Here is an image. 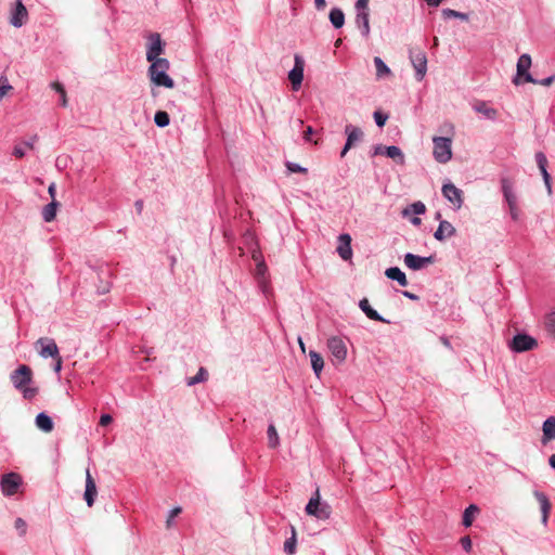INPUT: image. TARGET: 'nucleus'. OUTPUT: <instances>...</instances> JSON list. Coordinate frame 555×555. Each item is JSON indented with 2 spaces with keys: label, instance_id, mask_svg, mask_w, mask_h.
<instances>
[{
  "label": "nucleus",
  "instance_id": "1",
  "mask_svg": "<svg viewBox=\"0 0 555 555\" xmlns=\"http://www.w3.org/2000/svg\"><path fill=\"white\" fill-rule=\"evenodd\" d=\"M37 346L40 347L38 354L43 359L51 358V369L53 370L54 373L60 375L63 359L60 354V349L55 340L48 337L39 338L37 339Z\"/></svg>",
  "mask_w": 555,
  "mask_h": 555
},
{
  "label": "nucleus",
  "instance_id": "2",
  "mask_svg": "<svg viewBox=\"0 0 555 555\" xmlns=\"http://www.w3.org/2000/svg\"><path fill=\"white\" fill-rule=\"evenodd\" d=\"M33 371L27 365H21L11 375V382L15 388L20 389L24 393V398L33 399L35 397V390L26 388V385L31 382Z\"/></svg>",
  "mask_w": 555,
  "mask_h": 555
},
{
  "label": "nucleus",
  "instance_id": "3",
  "mask_svg": "<svg viewBox=\"0 0 555 555\" xmlns=\"http://www.w3.org/2000/svg\"><path fill=\"white\" fill-rule=\"evenodd\" d=\"M433 156L436 162L446 164L452 158V138L434 137Z\"/></svg>",
  "mask_w": 555,
  "mask_h": 555
},
{
  "label": "nucleus",
  "instance_id": "4",
  "mask_svg": "<svg viewBox=\"0 0 555 555\" xmlns=\"http://www.w3.org/2000/svg\"><path fill=\"white\" fill-rule=\"evenodd\" d=\"M305 511L308 515L322 520L328 519L332 514L330 504L320 501L319 489L315 490L313 496L307 503Z\"/></svg>",
  "mask_w": 555,
  "mask_h": 555
},
{
  "label": "nucleus",
  "instance_id": "5",
  "mask_svg": "<svg viewBox=\"0 0 555 555\" xmlns=\"http://www.w3.org/2000/svg\"><path fill=\"white\" fill-rule=\"evenodd\" d=\"M537 346V339L525 332L516 333L508 341V348L515 353L533 350Z\"/></svg>",
  "mask_w": 555,
  "mask_h": 555
},
{
  "label": "nucleus",
  "instance_id": "6",
  "mask_svg": "<svg viewBox=\"0 0 555 555\" xmlns=\"http://www.w3.org/2000/svg\"><path fill=\"white\" fill-rule=\"evenodd\" d=\"M409 57L415 70V79L422 81L427 73V56L421 49H410Z\"/></svg>",
  "mask_w": 555,
  "mask_h": 555
},
{
  "label": "nucleus",
  "instance_id": "7",
  "mask_svg": "<svg viewBox=\"0 0 555 555\" xmlns=\"http://www.w3.org/2000/svg\"><path fill=\"white\" fill-rule=\"evenodd\" d=\"M531 66V56L528 53H524L518 57L517 61V74L513 78V82L518 86L521 82H535V78L530 74L529 69Z\"/></svg>",
  "mask_w": 555,
  "mask_h": 555
},
{
  "label": "nucleus",
  "instance_id": "8",
  "mask_svg": "<svg viewBox=\"0 0 555 555\" xmlns=\"http://www.w3.org/2000/svg\"><path fill=\"white\" fill-rule=\"evenodd\" d=\"M369 1L370 0H357L354 4L356 11V24L358 31L361 35H369Z\"/></svg>",
  "mask_w": 555,
  "mask_h": 555
},
{
  "label": "nucleus",
  "instance_id": "9",
  "mask_svg": "<svg viewBox=\"0 0 555 555\" xmlns=\"http://www.w3.org/2000/svg\"><path fill=\"white\" fill-rule=\"evenodd\" d=\"M305 59L300 54H295L294 56V66L288 72V80L291 81L292 90L299 91L304 80V72H305Z\"/></svg>",
  "mask_w": 555,
  "mask_h": 555
},
{
  "label": "nucleus",
  "instance_id": "10",
  "mask_svg": "<svg viewBox=\"0 0 555 555\" xmlns=\"http://www.w3.org/2000/svg\"><path fill=\"white\" fill-rule=\"evenodd\" d=\"M345 134L347 135L345 145L340 151V158L345 157L350 149L363 140L364 133L361 128L348 124L345 126Z\"/></svg>",
  "mask_w": 555,
  "mask_h": 555
},
{
  "label": "nucleus",
  "instance_id": "11",
  "mask_svg": "<svg viewBox=\"0 0 555 555\" xmlns=\"http://www.w3.org/2000/svg\"><path fill=\"white\" fill-rule=\"evenodd\" d=\"M442 195L453 205L454 210L461 209L464 203L463 191L452 182H447L441 188Z\"/></svg>",
  "mask_w": 555,
  "mask_h": 555
},
{
  "label": "nucleus",
  "instance_id": "12",
  "mask_svg": "<svg viewBox=\"0 0 555 555\" xmlns=\"http://www.w3.org/2000/svg\"><path fill=\"white\" fill-rule=\"evenodd\" d=\"M327 348L337 363H343L347 357V346L339 336H332L327 339Z\"/></svg>",
  "mask_w": 555,
  "mask_h": 555
},
{
  "label": "nucleus",
  "instance_id": "13",
  "mask_svg": "<svg viewBox=\"0 0 555 555\" xmlns=\"http://www.w3.org/2000/svg\"><path fill=\"white\" fill-rule=\"evenodd\" d=\"M404 264L412 271H420L435 262V256H418L412 253H406L403 257Z\"/></svg>",
  "mask_w": 555,
  "mask_h": 555
},
{
  "label": "nucleus",
  "instance_id": "14",
  "mask_svg": "<svg viewBox=\"0 0 555 555\" xmlns=\"http://www.w3.org/2000/svg\"><path fill=\"white\" fill-rule=\"evenodd\" d=\"M22 483V477L15 473L4 474L1 478L0 486L2 493L7 496L13 495L17 492Z\"/></svg>",
  "mask_w": 555,
  "mask_h": 555
},
{
  "label": "nucleus",
  "instance_id": "15",
  "mask_svg": "<svg viewBox=\"0 0 555 555\" xmlns=\"http://www.w3.org/2000/svg\"><path fill=\"white\" fill-rule=\"evenodd\" d=\"M150 41L146 44V60L147 62L162 59L160 55L165 53L166 42L162 37H147Z\"/></svg>",
  "mask_w": 555,
  "mask_h": 555
},
{
  "label": "nucleus",
  "instance_id": "16",
  "mask_svg": "<svg viewBox=\"0 0 555 555\" xmlns=\"http://www.w3.org/2000/svg\"><path fill=\"white\" fill-rule=\"evenodd\" d=\"M149 76L151 81L157 87H165L172 89L175 87V80L167 74V70H155L149 69Z\"/></svg>",
  "mask_w": 555,
  "mask_h": 555
},
{
  "label": "nucleus",
  "instance_id": "17",
  "mask_svg": "<svg viewBox=\"0 0 555 555\" xmlns=\"http://www.w3.org/2000/svg\"><path fill=\"white\" fill-rule=\"evenodd\" d=\"M96 495L98 489L95 480L91 476L90 470L87 469L83 499L89 507H91L94 504Z\"/></svg>",
  "mask_w": 555,
  "mask_h": 555
},
{
  "label": "nucleus",
  "instance_id": "18",
  "mask_svg": "<svg viewBox=\"0 0 555 555\" xmlns=\"http://www.w3.org/2000/svg\"><path fill=\"white\" fill-rule=\"evenodd\" d=\"M351 236L343 233L338 236L337 253L343 260H349L352 257Z\"/></svg>",
  "mask_w": 555,
  "mask_h": 555
},
{
  "label": "nucleus",
  "instance_id": "19",
  "mask_svg": "<svg viewBox=\"0 0 555 555\" xmlns=\"http://www.w3.org/2000/svg\"><path fill=\"white\" fill-rule=\"evenodd\" d=\"M27 15V10L22 0H16L11 13L10 23L15 27H21L26 22Z\"/></svg>",
  "mask_w": 555,
  "mask_h": 555
},
{
  "label": "nucleus",
  "instance_id": "20",
  "mask_svg": "<svg viewBox=\"0 0 555 555\" xmlns=\"http://www.w3.org/2000/svg\"><path fill=\"white\" fill-rule=\"evenodd\" d=\"M533 495H534V498L537 499V501L540 504L541 514H542L541 521H542L543 525L546 526L547 525V520H548V516H550V512H551V508H552V504H551L547 495L544 492H542V491L534 490L533 491Z\"/></svg>",
  "mask_w": 555,
  "mask_h": 555
},
{
  "label": "nucleus",
  "instance_id": "21",
  "mask_svg": "<svg viewBox=\"0 0 555 555\" xmlns=\"http://www.w3.org/2000/svg\"><path fill=\"white\" fill-rule=\"evenodd\" d=\"M456 230L451 222L447 220H440L437 230L434 232V237L439 242H443L447 238L454 236Z\"/></svg>",
  "mask_w": 555,
  "mask_h": 555
},
{
  "label": "nucleus",
  "instance_id": "22",
  "mask_svg": "<svg viewBox=\"0 0 555 555\" xmlns=\"http://www.w3.org/2000/svg\"><path fill=\"white\" fill-rule=\"evenodd\" d=\"M359 308L361 309V311L370 319V320H373V321H377V322H382V323H387L389 324L390 321L388 319H385L383 315H380L375 309H373L369 302V299L367 298H362L360 301H359Z\"/></svg>",
  "mask_w": 555,
  "mask_h": 555
},
{
  "label": "nucleus",
  "instance_id": "23",
  "mask_svg": "<svg viewBox=\"0 0 555 555\" xmlns=\"http://www.w3.org/2000/svg\"><path fill=\"white\" fill-rule=\"evenodd\" d=\"M555 440V416H548L542 424V444Z\"/></svg>",
  "mask_w": 555,
  "mask_h": 555
},
{
  "label": "nucleus",
  "instance_id": "24",
  "mask_svg": "<svg viewBox=\"0 0 555 555\" xmlns=\"http://www.w3.org/2000/svg\"><path fill=\"white\" fill-rule=\"evenodd\" d=\"M387 279L397 282L400 286H408L409 282L405 273L399 267H389L385 270Z\"/></svg>",
  "mask_w": 555,
  "mask_h": 555
},
{
  "label": "nucleus",
  "instance_id": "25",
  "mask_svg": "<svg viewBox=\"0 0 555 555\" xmlns=\"http://www.w3.org/2000/svg\"><path fill=\"white\" fill-rule=\"evenodd\" d=\"M501 189L504 196L505 202L508 206H513L517 204V197L513 190V184L507 178H501Z\"/></svg>",
  "mask_w": 555,
  "mask_h": 555
},
{
  "label": "nucleus",
  "instance_id": "26",
  "mask_svg": "<svg viewBox=\"0 0 555 555\" xmlns=\"http://www.w3.org/2000/svg\"><path fill=\"white\" fill-rule=\"evenodd\" d=\"M37 428L43 433H51L54 429L53 418L46 412L37 413Z\"/></svg>",
  "mask_w": 555,
  "mask_h": 555
},
{
  "label": "nucleus",
  "instance_id": "27",
  "mask_svg": "<svg viewBox=\"0 0 555 555\" xmlns=\"http://www.w3.org/2000/svg\"><path fill=\"white\" fill-rule=\"evenodd\" d=\"M60 207V203L56 199L51 201L47 204L41 211L42 219L46 222H51L56 217L57 208Z\"/></svg>",
  "mask_w": 555,
  "mask_h": 555
},
{
  "label": "nucleus",
  "instance_id": "28",
  "mask_svg": "<svg viewBox=\"0 0 555 555\" xmlns=\"http://www.w3.org/2000/svg\"><path fill=\"white\" fill-rule=\"evenodd\" d=\"M478 513L479 507L476 504H469L463 512L462 525L465 528L470 527Z\"/></svg>",
  "mask_w": 555,
  "mask_h": 555
},
{
  "label": "nucleus",
  "instance_id": "29",
  "mask_svg": "<svg viewBox=\"0 0 555 555\" xmlns=\"http://www.w3.org/2000/svg\"><path fill=\"white\" fill-rule=\"evenodd\" d=\"M309 358L313 373L319 377L324 367L323 357L315 350H310Z\"/></svg>",
  "mask_w": 555,
  "mask_h": 555
},
{
  "label": "nucleus",
  "instance_id": "30",
  "mask_svg": "<svg viewBox=\"0 0 555 555\" xmlns=\"http://www.w3.org/2000/svg\"><path fill=\"white\" fill-rule=\"evenodd\" d=\"M384 155L388 158L396 160L398 164H404V154L400 147L389 145L384 147Z\"/></svg>",
  "mask_w": 555,
  "mask_h": 555
},
{
  "label": "nucleus",
  "instance_id": "31",
  "mask_svg": "<svg viewBox=\"0 0 555 555\" xmlns=\"http://www.w3.org/2000/svg\"><path fill=\"white\" fill-rule=\"evenodd\" d=\"M426 212V206L423 202L417 201L409 205L402 210V216L406 217L411 214L415 216L424 215Z\"/></svg>",
  "mask_w": 555,
  "mask_h": 555
},
{
  "label": "nucleus",
  "instance_id": "32",
  "mask_svg": "<svg viewBox=\"0 0 555 555\" xmlns=\"http://www.w3.org/2000/svg\"><path fill=\"white\" fill-rule=\"evenodd\" d=\"M330 21L332 25L339 29L345 24V14L339 8H333L330 12Z\"/></svg>",
  "mask_w": 555,
  "mask_h": 555
},
{
  "label": "nucleus",
  "instance_id": "33",
  "mask_svg": "<svg viewBox=\"0 0 555 555\" xmlns=\"http://www.w3.org/2000/svg\"><path fill=\"white\" fill-rule=\"evenodd\" d=\"M374 64L376 68V77L378 79L384 78L385 76H389L391 74V70L388 67V65L379 56L374 57Z\"/></svg>",
  "mask_w": 555,
  "mask_h": 555
},
{
  "label": "nucleus",
  "instance_id": "34",
  "mask_svg": "<svg viewBox=\"0 0 555 555\" xmlns=\"http://www.w3.org/2000/svg\"><path fill=\"white\" fill-rule=\"evenodd\" d=\"M50 87L59 94V105L62 107H66L67 96L64 86L59 81H54L50 83Z\"/></svg>",
  "mask_w": 555,
  "mask_h": 555
},
{
  "label": "nucleus",
  "instance_id": "35",
  "mask_svg": "<svg viewBox=\"0 0 555 555\" xmlns=\"http://www.w3.org/2000/svg\"><path fill=\"white\" fill-rule=\"evenodd\" d=\"M101 274H104L106 278H108L109 276V270L108 269L101 270V273L99 274L100 283H99V285H96V292L100 295H104V294L109 292L112 284H111V282L108 280H104L101 276Z\"/></svg>",
  "mask_w": 555,
  "mask_h": 555
},
{
  "label": "nucleus",
  "instance_id": "36",
  "mask_svg": "<svg viewBox=\"0 0 555 555\" xmlns=\"http://www.w3.org/2000/svg\"><path fill=\"white\" fill-rule=\"evenodd\" d=\"M207 378H208V371L204 366H201L198 369L197 373L193 377L188 378L186 385L194 386L196 384L206 382Z\"/></svg>",
  "mask_w": 555,
  "mask_h": 555
},
{
  "label": "nucleus",
  "instance_id": "37",
  "mask_svg": "<svg viewBox=\"0 0 555 555\" xmlns=\"http://www.w3.org/2000/svg\"><path fill=\"white\" fill-rule=\"evenodd\" d=\"M544 328L555 339V311H551L544 317Z\"/></svg>",
  "mask_w": 555,
  "mask_h": 555
},
{
  "label": "nucleus",
  "instance_id": "38",
  "mask_svg": "<svg viewBox=\"0 0 555 555\" xmlns=\"http://www.w3.org/2000/svg\"><path fill=\"white\" fill-rule=\"evenodd\" d=\"M154 122L159 128H165L170 124V116L166 111H157L154 115Z\"/></svg>",
  "mask_w": 555,
  "mask_h": 555
},
{
  "label": "nucleus",
  "instance_id": "39",
  "mask_svg": "<svg viewBox=\"0 0 555 555\" xmlns=\"http://www.w3.org/2000/svg\"><path fill=\"white\" fill-rule=\"evenodd\" d=\"M296 531L295 528L292 527V537L286 539L284 542L283 550L287 555H293L296 552Z\"/></svg>",
  "mask_w": 555,
  "mask_h": 555
},
{
  "label": "nucleus",
  "instance_id": "40",
  "mask_svg": "<svg viewBox=\"0 0 555 555\" xmlns=\"http://www.w3.org/2000/svg\"><path fill=\"white\" fill-rule=\"evenodd\" d=\"M441 14L444 20L460 18L462 21H468L469 18V15L467 13H462L452 9H443L441 11Z\"/></svg>",
  "mask_w": 555,
  "mask_h": 555
},
{
  "label": "nucleus",
  "instance_id": "41",
  "mask_svg": "<svg viewBox=\"0 0 555 555\" xmlns=\"http://www.w3.org/2000/svg\"><path fill=\"white\" fill-rule=\"evenodd\" d=\"M150 63H151V65H150L149 69H152L153 72L168 70L169 66H170L169 61L165 57L151 61Z\"/></svg>",
  "mask_w": 555,
  "mask_h": 555
},
{
  "label": "nucleus",
  "instance_id": "42",
  "mask_svg": "<svg viewBox=\"0 0 555 555\" xmlns=\"http://www.w3.org/2000/svg\"><path fill=\"white\" fill-rule=\"evenodd\" d=\"M285 167L288 172L291 173H306L308 171L307 168L302 167L301 165L293 162H286Z\"/></svg>",
  "mask_w": 555,
  "mask_h": 555
},
{
  "label": "nucleus",
  "instance_id": "43",
  "mask_svg": "<svg viewBox=\"0 0 555 555\" xmlns=\"http://www.w3.org/2000/svg\"><path fill=\"white\" fill-rule=\"evenodd\" d=\"M535 162L541 172L547 171V158L543 152L535 154Z\"/></svg>",
  "mask_w": 555,
  "mask_h": 555
},
{
  "label": "nucleus",
  "instance_id": "44",
  "mask_svg": "<svg viewBox=\"0 0 555 555\" xmlns=\"http://www.w3.org/2000/svg\"><path fill=\"white\" fill-rule=\"evenodd\" d=\"M268 439H269V446L274 448L279 443V436L275 430V427L271 424L268 427Z\"/></svg>",
  "mask_w": 555,
  "mask_h": 555
},
{
  "label": "nucleus",
  "instance_id": "45",
  "mask_svg": "<svg viewBox=\"0 0 555 555\" xmlns=\"http://www.w3.org/2000/svg\"><path fill=\"white\" fill-rule=\"evenodd\" d=\"M475 109L479 113L485 114L490 119L495 118L496 111L494 108L487 107L485 103H481L480 105L476 106Z\"/></svg>",
  "mask_w": 555,
  "mask_h": 555
},
{
  "label": "nucleus",
  "instance_id": "46",
  "mask_svg": "<svg viewBox=\"0 0 555 555\" xmlns=\"http://www.w3.org/2000/svg\"><path fill=\"white\" fill-rule=\"evenodd\" d=\"M373 117H374L376 126L379 128L384 127L388 119V115L380 111H375L373 114Z\"/></svg>",
  "mask_w": 555,
  "mask_h": 555
},
{
  "label": "nucleus",
  "instance_id": "47",
  "mask_svg": "<svg viewBox=\"0 0 555 555\" xmlns=\"http://www.w3.org/2000/svg\"><path fill=\"white\" fill-rule=\"evenodd\" d=\"M12 90V86L8 82V79L4 77L0 78V101L8 94V92Z\"/></svg>",
  "mask_w": 555,
  "mask_h": 555
},
{
  "label": "nucleus",
  "instance_id": "48",
  "mask_svg": "<svg viewBox=\"0 0 555 555\" xmlns=\"http://www.w3.org/2000/svg\"><path fill=\"white\" fill-rule=\"evenodd\" d=\"M31 149H33V145L29 143H25L24 146L17 145L14 147L13 155L17 158H22L25 155L26 150H31Z\"/></svg>",
  "mask_w": 555,
  "mask_h": 555
},
{
  "label": "nucleus",
  "instance_id": "49",
  "mask_svg": "<svg viewBox=\"0 0 555 555\" xmlns=\"http://www.w3.org/2000/svg\"><path fill=\"white\" fill-rule=\"evenodd\" d=\"M460 543L465 552L469 553L472 551V539L468 535L462 537Z\"/></svg>",
  "mask_w": 555,
  "mask_h": 555
},
{
  "label": "nucleus",
  "instance_id": "50",
  "mask_svg": "<svg viewBox=\"0 0 555 555\" xmlns=\"http://www.w3.org/2000/svg\"><path fill=\"white\" fill-rule=\"evenodd\" d=\"M14 527L18 531L20 535H24L26 533V522L22 518H17L15 520Z\"/></svg>",
  "mask_w": 555,
  "mask_h": 555
},
{
  "label": "nucleus",
  "instance_id": "51",
  "mask_svg": "<svg viewBox=\"0 0 555 555\" xmlns=\"http://www.w3.org/2000/svg\"><path fill=\"white\" fill-rule=\"evenodd\" d=\"M554 80H555V75H551L543 79H535V82H533V83L547 87V86H551L554 82Z\"/></svg>",
  "mask_w": 555,
  "mask_h": 555
},
{
  "label": "nucleus",
  "instance_id": "52",
  "mask_svg": "<svg viewBox=\"0 0 555 555\" xmlns=\"http://www.w3.org/2000/svg\"><path fill=\"white\" fill-rule=\"evenodd\" d=\"M541 175H542L544 184L546 186L547 193L552 194V183H551L552 178H551V175L548 173V171L541 172Z\"/></svg>",
  "mask_w": 555,
  "mask_h": 555
},
{
  "label": "nucleus",
  "instance_id": "53",
  "mask_svg": "<svg viewBox=\"0 0 555 555\" xmlns=\"http://www.w3.org/2000/svg\"><path fill=\"white\" fill-rule=\"evenodd\" d=\"M314 134V129L312 126H308L304 131V140L305 142H312V135Z\"/></svg>",
  "mask_w": 555,
  "mask_h": 555
},
{
  "label": "nucleus",
  "instance_id": "54",
  "mask_svg": "<svg viewBox=\"0 0 555 555\" xmlns=\"http://www.w3.org/2000/svg\"><path fill=\"white\" fill-rule=\"evenodd\" d=\"M113 422V416L111 414L104 413L100 416L99 424L101 426H107Z\"/></svg>",
  "mask_w": 555,
  "mask_h": 555
},
{
  "label": "nucleus",
  "instance_id": "55",
  "mask_svg": "<svg viewBox=\"0 0 555 555\" xmlns=\"http://www.w3.org/2000/svg\"><path fill=\"white\" fill-rule=\"evenodd\" d=\"M181 511H182V509H181V507H179V506H178V507H175V508H172V509H170V511H169V516H168V518H167V526H168V527L170 526L171 520H172L176 516H178V515L181 513Z\"/></svg>",
  "mask_w": 555,
  "mask_h": 555
},
{
  "label": "nucleus",
  "instance_id": "56",
  "mask_svg": "<svg viewBox=\"0 0 555 555\" xmlns=\"http://www.w3.org/2000/svg\"><path fill=\"white\" fill-rule=\"evenodd\" d=\"M384 147L385 146H383L380 144L374 145L373 150H372V153H371V156L384 155Z\"/></svg>",
  "mask_w": 555,
  "mask_h": 555
},
{
  "label": "nucleus",
  "instance_id": "57",
  "mask_svg": "<svg viewBox=\"0 0 555 555\" xmlns=\"http://www.w3.org/2000/svg\"><path fill=\"white\" fill-rule=\"evenodd\" d=\"M401 294L405 297V298H409L410 300H413V301H417L420 300V296H417L416 294L414 293H411L409 291H402Z\"/></svg>",
  "mask_w": 555,
  "mask_h": 555
},
{
  "label": "nucleus",
  "instance_id": "58",
  "mask_svg": "<svg viewBox=\"0 0 555 555\" xmlns=\"http://www.w3.org/2000/svg\"><path fill=\"white\" fill-rule=\"evenodd\" d=\"M508 208H509V215H511L512 219L517 220L518 219L517 204L513 205V206H508Z\"/></svg>",
  "mask_w": 555,
  "mask_h": 555
},
{
  "label": "nucleus",
  "instance_id": "59",
  "mask_svg": "<svg viewBox=\"0 0 555 555\" xmlns=\"http://www.w3.org/2000/svg\"><path fill=\"white\" fill-rule=\"evenodd\" d=\"M48 193L51 196L52 201L55 199L56 194V185L54 182L50 183L48 186Z\"/></svg>",
  "mask_w": 555,
  "mask_h": 555
},
{
  "label": "nucleus",
  "instance_id": "60",
  "mask_svg": "<svg viewBox=\"0 0 555 555\" xmlns=\"http://www.w3.org/2000/svg\"><path fill=\"white\" fill-rule=\"evenodd\" d=\"M314 5L317 10H323L326 5L325 0H314Z\"/></svg>",
  "mask_w": 555,
  "mask_h": 555
},
{
  "label": "nucleus",
  "instance_id": "61",
  "mask_svg": "<svg viewBox=\"0 0 555 555\" xmlns=\"http://www.w3.org/2000/svg\"><path fill=\"white\" fill-rule=\"evenodd\" d=\"M134 207H135L137 211H138L139 214H141V212H142V209H143V201H142V199H138V201H135V203H134Z\"/></svg>",
  "mask_w": 555,
  "mask_h": 555
},
{
  "label": "nucleus",
  "instance_id": "62",
  "mask_svg": "<svg viewBox=\"0 0 555 555\" xmlns=\"http://www.w3.org/2000/svg\"><path fill=\"white\" fill-rule=\"evenodd\" d=\"M430 7H438L442 0H425Z\"/></svg>",
  "mask_w": 555,
  "mask_h": 555
},
{
  "label": "nucleus",
  "instance_id": "63",
  "mask_svg": "<svg viewBox=\"0 0 555 555\" xmlns=\"http://www.w3.org/2000/svg\"><path fill=\"white\" fill-rule=\"evenodd\" d=\"M411 223L413 225H420L422 223V220L418 216H414L412 219H411Z\"/></svg>",
  "mask_w": 555,
  "mask_h": 555
},
{
  "label": "nucleus",
  "instance_id": "64",
  "mask_svg": "<svg viewBox=\"0 0 555 555\" xmlns=\"http://www.w3.org/2000/svg\"><path fill=\"white\" fill-rule=\"evenodd\" d=\"M548 464L550 466L555 469V454H552L550 457H548Z\"/></svg>",
  "mask_w": 555,
  "mask_h": 555
}]
</instances>
